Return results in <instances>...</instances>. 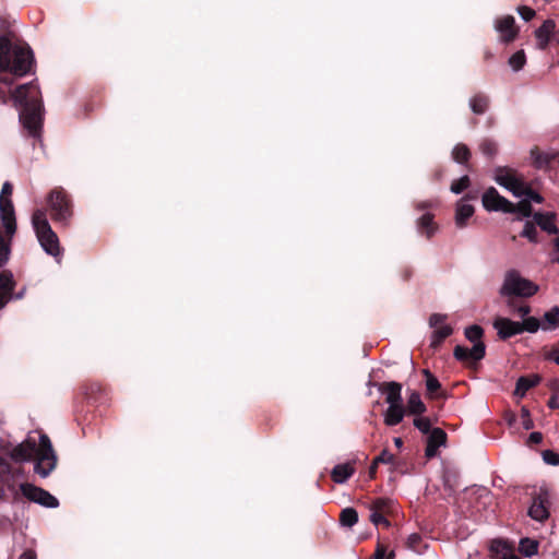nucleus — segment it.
Masks as SVG:
<instances>
[{
  "label": "nucleus",
  "instance_id": "nucleus-47",
  "mask_svg": "<svg viewBox=\"0 0 559 559\" xmlns=\"http://www.w3.org/2000/svg\"><path fill=\"white\" fill-rule=\"evenodd\" d=\"M521 191H523L522 197H526V200H530V202L533 201L535 203H542L544 201V198L525 182L523 183Z\"/></svg>",
  "mask_w": 559,
  "mask_h": 559
},
{
  "label": "nucleus",
  "instance_id": "nucleus-9",
  "mask_svg": "<svg viewBox=\"0 0 559 559\" xmlns=\"http://www.w3.org/2000/svg\"><path fill=\"white\" fill-rule=\"evenodd\" d=\"M395 508V503L390 498H376L370 502L369 510L370 516L369 520L376 525H382L384 527H389L391 525L388 520V515H390Z\"/></svg>",
  "mask_w": 559,
  "mask_h": 559
},
{
  "label": "nucleus",
  "instance_id": "nucleus-64",
  "mask_svg": "<svg viewBox=\"0 0 559 559\" xmlns=\"http://www.w3.org/2000/svg\"><path fill=\"white\" fill-rule=\"evenodd\" d=\"M501 559H520V558L518 555H515L514 548H512L506 555L501 556Z\"/></svg>",
  "mask_w": 559,
  "mask_h": 559
},
{
  "label": "nucleus",
  "instance_id": "nucleus-62",
  "mask_svg": "<svg viewBox=\"0 0 559 559\" xmlns=\"http://www.w3.org/2000/svg\"><path fill=\"white\" fill-rule=\"evenodd\" d=\"M412 275H413V270H412V269H409V267H406V269H404V270L402 271V278H403L405 282L409 281V280H411V277H412Z\"/></svg>",
  "mask_w": 559,
  "mask_h": 559
},
{
  "label": "nucleus",
  "instance_id": "nucleus-13",
  "mask_svg": "<svg viewBox=\"0 0 559 559\" xmlns=\"http://www.w3.org/2000/svg\"><path fill=\"white\" fill-rule=\"evenodd\" d=\"M549 504L548 491L540 489L539 492L533 497L528 515L535 521L544 522L549 518Z\"/></svg>",
  "mask_w": 559,
  "mask_h": 559
},
{
  "label": "nucleus",
  "instance_id": "nucleus-50",
  "mask_svg": "<svg viewBox=\"0 0 559 559\" xmlns=\"http://www.w3.org/2000/svg\"><path fill=\"white\" fill-rule=\"evenodd\" d=\"M543 460L548 465H559V454L554 452L552 450H545L542 453Z\"/></svg>",
  "mask_w": 559,
  "mask_h": 559
},
{
  "label": "nucleus",
  "instance_id": "nucleus-18",
  "mask_svg": "<svg viewBox=\"0 0 559 559\" xmlns=\"http://www.w3.org/2000/svg\"><path fill=\"white\" fill-rule=\"evenodd\" d=\"M36 441L27 439L26 441L17 444L10 451V457L14 462H25L36 456Z\"/></svg>",
  "mask_w": 559,
  "mask_h": 559
},
{
  "label": "nucleus",
  "instance_id": "nucleus-15",
  "mask_svg": "<svg viewBox=\"0 0 559 559\" xmlns=\"http://www.w3.org/2000/svg\"><path fill=\"white\" fill-rule=\"evenodd\" d=\"M448 436L441 428H432L426 441L425 455L432 459L438 454V449L445 445Z\"/></svg>",
  "mask_w": 559,
  "mask_h": 559
},
{
  "label": "nucleus",
  "instance_id": "nucleus-61",
  "mask_svg": "<svg viewBox=\"0 0 559 559\" xmlns=\"http://www.w3.org/2000/svg\"><path fill=\"white\" fill-rule=\"evenodd\" d=\"M11 298L12 297L3 294V292H0V309H2Z\"/></svg>",
  "mask_w": 559,
  "mask_h": 559
},
{
  "label": "nucleus",
  "instance_id": "nucleus-40",
  "mask_svg": "<svg viewBox=\"0 0 559 559\" xmlns=\"http://www.w3.org/2000/svg\"><path fill=\"white\" fill-rule=\"evenodd\" d=\"M520 551L526 557L535 555L538 550V543L530 538H522L520 542Z\"/></svg>",
  "mask_w": 559,
  "mask_h": 559
},
{
  "label": "nucleus",
  "instance_id": "nucleus-12",
  "mask_svg": "<svg viewBox=\"0 0 559 559\" xmlns=\"http://www.w3.org/2000/svg\"><path fill=\"white\" fill-rule=\"evenodd\" d=\"M483 206L489 212H511L513 203L500 195L496 188H488L483 194Z\"/></svg>",
  "mask_w": 559,
  "mask_h": 559
},
{
  "label": "nucleus",
  "instance_id": "nucleus-42",
  "mask_svg": "<svg viewBox=\"0 0 559 559\" xmlns=\"http://www.w3.org/2000/svg\"><path fill=\"white\" fill-rule=\"evenodd\" d=\"M520 326L522 329V333L523 332L536 333L539 330V328L543 325L540 324V321L537 318L527 317L522 322H520Z\"/></svg>",
  "mask_w": 559,
  "mask_h": 559
},
{
  "label": "nucleus",
  "instance_id": "nucleus-22",
  "mask_svg": "<svg viewBox=\"0 0 559 559\" xmlns=\"http://www.w3.org/2000/svg\"><path fill=\"white\" fill-rule=\"evenodd\" d=\"M406 413L404 404L389 405L384 412V424L389 427L396 426L402 423Z\"/></svg>",
  "mask_w": 559,
  "mask_h": 559
},
{
  "label": "nucleus",
  "instance_id": "nucleus-55",
  "mask_svg": "<svg viewBox=\"0 0 559 559\" xmlns=\"http://www.w3.org/2000/svg\"><path fill=\"white\" fill-rule=\"evenodd\" d=\"M554 248L551 252V260L552 262L559 263V236H557L552 241Z\"/></svg>",
  "mask_w": 559,
  "mask_h": 559
},
{
  "label": "nucleus",
  "instance_id": "nucleus-7",
  "mask_svg": "<svg viewBox=\"0 0 559 559\" xmlns=\"http://www.w3.org/2000/svg\"><path fill=\"white\" fill-rule=\"evenodd\" d=\"M36 459L34 472L41 477H47L57 466V454L52 448L49 437L45 433L39 436V444L36 445Z\"/></svg>",
  "mask_w": 559,
  "mask_h": 559
},
{
  "label": "nucleus",
  "instance_id": "nucleus-56",
  "mask_svg": "<svg viewBox=\"0 0 559 559\" xmlns=\"http://www.w3.org/2000/svg\"><path fill=\"white\" fill-rule=\"evenodd\" d=\"M503 419L508 426L512 427L516 423V415L512 411H507L503 414Z\"/></svg>",
  "mask_w": 559,
  "mask_h": 559
},
{
  "label": "nucleus",
  "instance_id": "nucleus-30",
  "mask_svg": "<svg viewBox=\"0 0 559 559\" xmlns=\"http://www.w3.org/2000/svg\"><path fill=\"white\" fill-rule=\"evenodd\" d=\"M423 374L426 378L427 395L430 399L439 397L441 395L440 394V391H441V383H440V381L428 369H424L423 370Z\"/></svg>",
  "mask_w": 559,
  "mask_h": 559
},
{
  "label": "nucleus",
  "instance_id": "nucleus-39",
  "mask_svg": "<svg viewBox=\"0 0 559 559\" xmlns=\"http://www.w3.org/2000/svg\"><path fill=\"white\" fill-rule=\"evenodd\" d=\"M512 548H513V546H511L508 542H504L501 539H495L491 542V545H490V551L498 559H501V556L506 555Z\"/></svg>",
  "mask_w": 559,
  "mask_h": 559
},
{
  "label": "nucleus",
  "instance_id": "nucleus-37",
  "mask_svg": "<svg viewBox=\"0 0 559 559\" xmlns=\"http://www.w3.org/2000/svg\"><path fill=\"white\" fill-rule=\"evenodd\" d=\"M452 157L459 164H466L471 158V151L467 145L459 143L452 151Z\"/></svg>",
  "mask_w": 559,
  "mask_h": 559
},
{
  "label": "nucleus",
  "instance_id": "nucleus-16",
  "mask_svg": "<svg viewBox=\"0 0 559 559\" xmlns=\"http://www.w3.org/2000/svg\"><path fill=\"white\" fill-rule=\"evenodd\" d=\"M493 328L497 330L499 338L503 341L522 333L520 322L508 318H497L493 321Z\"/></svg>",
  "mask_w": 559,
  "mask_h": 559
},
{
  "label": "nucleus",
  "instance_id": "nucleus-34",
  "mask_svg": "<svg viewBox=\"0 0 559 559\" xmlns=\"http://www.w3.org/2000/svg\"><path fill=\"white\" fill-rule=\"evenodd\" d=\"M406 546H407V548H409L411 550H413L417 554H423L425 551V549H427V547H428L427 543L424 540L421 535H419L417 533H413L408 536Z\"/></svg>",
  "mask_w": 559,
  "mask_h": 559
},
{
  "label": "nucleus",
  "instance_id": "nucleus-59",
  "mask_svg": "<svg viewBox=\"0 0 559 559\" xmlns=\"http://www.w3.org/2000/svg\"><path fill=\"white\" fill-rule=\"evenodd\" d=\"M506 298H507L506 304H507L508 308L515 313L516 308L520 307L521 305H518V302L514 300L515 297H506Z\"/></svg>",
  "mask_w": 559,
  "mask_h": 559
},
{
  "label": "nucleus",
  "instance_id": "nucleus-43",
  "mask_svg": "<svg viewBox=\"0 0 559 559\" xmlns=\"http://www.w3.org/2000/svg\"><path fill=\"white\" fill-rule=\"evenodd\" d=\"M532 204L530 200H521L519 203L512 206V211L510 213H519L524 217H528L532 215Z\"/></svg>",
  "mask_w": 559,
  "mask_h": 559
},
{
  "label": "nucleus",
  "instance_id": "nucleus-60",
  "mask_svg": "<svg viewBox=\"0 0 559 559\" xmlns=\"http://www.w3.org/2000/svg\"><path fill=\"white\" fill-rule=\"evenodd\" d=\"M19 559H37V555L35 550L33 549H26L23 551V554L19 557Z\"/></svg>",
  "mask_w": 559,
  "mask_h": 559
},
{
  "label": "nucleus",
  "instance_id": "nucleus-29",
  "mask_svg": "<svg viewBox=\"0 0 559 559\" xmlns=\"http://www.w3.org/2000/svg\"><path fill=\"white\" fill-rule=\"evenodd\" d=\"M489 104V97L484 93H477L469 99V107L475 115H484Z\"/></svg>",
  "mask_w": 559,
  "mask_h": 559
},
{
  "label": "nucleus",
  "instance_id": "nucleus-33",
  "mask_svg": "<svg viewBox=\"0 0 559 559\" xmlns=\"http://www.w3.org/2000/svg\"><path fill=\"white\" fill-rule=\"evenodd\" d=\"M15 288V282L13 278V274L10 271H2L0 273V292L12 297L13 290Z\"/></svg>",
  "mask_w": 559,
  "mask_h": 559
},
{
  "label": "nucleus",
  "instance_id": "nucleus-52",
  "mask_svg": "<svg viewBox=\"0 0 559 559\" xmlns=\"http://www.w3.org/2000/svg\"><path fill=\"white\" fill-rule=\"evenodd\" d=\"M518 13L521 15V17L525 21H531L535 16V11L526 5H520L518 8Z\"/></svg>",
  "mask_w": 559,
  "mask_h": 559
},
{
  "label": "nucleus",
  "instance_id": "nucleus-17",
  "mask_svg": "<svg viewBox=\"0 0 559 559\" xmlns=\"http://www.w3.org/2000/svg\"><path fill=\"white\" fill-rule=\"evenodd\" d=\"M86 400L93 404H104L108 400L107 389L98 382H88L83 385Z\"/></svg>",
  "mask_w": 559,
  "mask_h": 559
},
{
  "label": "nucleus",
  "instance_id": "nucleus-28",
  "mask_svg": "<svg viewBox=\"0 0 559 559\" xmlns=\"http://www.w3.org/2000/svg\"><path fill=\"white\" fill-rule=\"evenodd\" d=\"M533 166L537 169H548L551 167V158L549 152H542L537 146L531 150Z\"/></svg>",
  "mask_w": 559,
  "mask_h": 559
},
{
  "label": "nucleus",
  "instance_id": "nucleus-14",
  "mask_svg": "<svg viewBox=\"0 0 559 559\" xmlns=\"http://www.w3.org/2000/svg\"><path fill=\"white\" fill-rule=\"evenodd\" d=\"M495 28L500 35V40L504 44L514 41L520 32L515 24V19L512 15L498 17L495 21Z\"/></svg>",
  "mask_w": 559,
  "mask_h": 559
},
{
  "label": "nucleus",
  "instance_id": "nucleus-46",
  "mask_svg": "<svg viewBox=\"0 0 559 559\" xmlns=\"http://www.w3.org/2000/svg\"><path fill=\"white\" fill-rule=\"evenodd\" d=\"M413 425L425 435L430 433L432 430L430 419L428 417H421V415L415 417Z\"/></svg>",
  "mask_w": 559,
  "mask_h": 559
},
{
  "label": "nucleus",
  "instance_id": "nucleus-31",
  "mask_svg": "<svg viewBox=\"0 0 559 559\" xmlns=\"http://www.w3.org/2000/svg\"><path fill=\"white\" fill-rule=\"evenodd\" d=\"M417 227L420 233H425L427 238H430L437 228L433 223V214L426 213L419 217L417 221Z\"/></svg>",
  "mask_w": 559,
  "mask_h": 559
},
{
  "label": "nucleus",
  "instance_id": "nucleus-44",
  "mask_svg": "<svg viewBox=\"0 0 559 559\" xmlns=\"http://www.w3.org/2000/svg\"><path fill=\"white\" fill-rule=\"evenodd\" d=\"M526 62V57L523 50L514 52L510 59L509 64L514 71H520Z\"/></svg>",
  "mask_w": 559,
  "mask_h": 559
},
{
  "label": "nucleus",
  "instance_id": "nucleus-5",
  "mask_svg": "<svg viewBox=\"0 0 559 559\" xmlns=\"http://www.w3.org/2000/svg\"><path fill=\"white\" fill-rule=\"evenodd\" d=\"M538 289V285L521 276L519 271L512 269L506 272L499 295L501 297L530 298L534 296Z\"/></svg>",
  "mask_w": 559,
  "mask_h": 559
},
{
  "label": "nucleus",
  "instance_id": "nucleus-10",
  "mask_svg": "<svg viewBox=\"0 0 559 559\" xmlns=\"http://www.w3.org/2000/svg\"><path fill=\"white\" fill-rule=\"evenodd\" d=\"M495 180L501 187L508 189L514 197H522L521 191L524 180L520 178L516 171L507 166H499L495 170Z\"/></svg>",
  "mask_w": 559,
  "mask_h": 559
},
{
  "label": "nucleus",
  "instance_id": "nucleus-48",
  "mask_svg": "<svg viewBox=\"0 0 559 559\" xmlns=\"http://www.w3.org/2000/svg\"><path fill=\"white\" fill-rule=\"evenodd\" d=\"M521 236L527 238L531 242H535V243L538 242L537 229H536L535 225L531 222L525 223L524 228L521 233Z\"/></svg>",
  "mask_w": 559,
  "mask_h": 559
},
{
  "label": "nucleus",
  "instance_id": "nucleus-38",
  "mask_svg": "<svg viewBox=\"0 0 559 559\" xmlns=\"http://www.w3.org/2000/svg\"><path fill=\"white\" fill-rule=\"evenodd\" d=\"M340 522L343 526L352 527L358 522V513L354 508H346L341 511Z\"/></svg>",
  "mask_w": 559,
  "mask_h": 559
},
{
  "label": "nucleus",
  "instance_id": "nucleus-45",
  "mask_svg": "<svg viewBox=\"0 0 559 559\" xmlns=\"http://www.w3.org/2000/svg\"><path fill=\"white\" fill-rule=\"evenodd\" d=\"M469 185H471L469 177L465 175V176L461 177L460 179L454 180L451 183L450 190L455 194H460L464 190H466L469 187Z\"/></svg>",
  "mask_w": 559,
  "mask_h": 559
},
{
  "label": "nucleus",
  "instance_id": "nucleus-25",
  "mask_svg": "<svg viewBox=\"0 0 559 559\" xmlns=\"http://www.w3.org/2000/svg\"><path fill=\"white\" fill-rule=\"evenodd\" d=\"M406 412L409 415L420 416L426 413L427 407L425 403L421 401L420 394L417 391H413L407 401V406L405 407Z\"/></svg>",
  "mask_w": 559,
  "mask_h": 559
},
{
  "label": "nucleus",
  "instance_id": "nucleus-21",
  "mask_svg": "<svg viewBox=\"0 0 559 559\" xmlns=\"http://www.w3.org/2000/svg\"><path fill=\"white\" fill-rule=\"evenodd\" d=\"M355 473V466L353 463H343L337 464L331 471V478L336 484H344Z\"/></svg>",
  "mask_w": 559,
  "mask_h": 559
},
{
  "label": "nucleus",
  "instance_id": "nucleus-36",
  "mask_svg": "<svg viewBox=\"0 0 559 559\" xmlns=\"http://www.w3.org/2000/svg\"><path fill=\"white\" fill-rule=\"evenodd\" d=\"M479 151L488 158H492L498 154V143L489 138H485L479 143Z\"/></svg>",
  "mask_w": 559,
  "mask_h": 559
},
{
  "label": "nucleus",
  "instance_id": "nucleus-57",
  "mask_svg": "<svg viewBox=\"0 0 559 559\" xmlns=\"http://www.w3.org/2000/svg\"><path fill=\"white\" fill-rule=\"evenodd\" d=\"M531 307L528 305H521L520 307L516 308V314L521 318H523V320L525 318H527V316L531 313Z\"/></svg>",
  "mask_w": 559,
  "mask_h": 559
},
{
  "label": "nucleus",
  "instance_id": "nucleus-54",
  "mask_svg": "<svg viewBox=\"0 0 559 559\" xmlns=\"http://www.w3.org/2000/svg\"><path fill=\"white\" fill-rule=\"evenodd\" d=\"M543 441V433L538 431H534L528 436L526 444L528 447H533L534 444H539Z\"/></svg>",
  "mask_w": 559,
  "mask_h": 559
},
{
  "label": "nucleus",
  "instance_id": "nucleus-2",
  "mask_svg": "<svg viewBox=\"0 0 559 559\" xmlns=\"http://www.w3.org/2000/svg\"><path fill=\"white\" fill-rule=\"evenodd\" d=\"M35 58L27 44H13L8 36H0V81L12 85L14 78L33 72Z\"/></svg>",
  "mask_w": 559,
  "mask_h": 559
},
{
  "label": "nucleus",
  "instance_id": "nucleus-23",
  "mask_svg": "<svg viewBox=\"0 0 559 559\" xmlns=\"http://www.w3.org/2000/svg\"><path fill=\"white\" fill-rule=\"evenodd\" d=\"M535 223L549 235H558L559 228L555 224V214L552 213H535Z\"/></svg>",
  "mask_w": 559,
  "mask_h": 559
},
{
  "label": "nucleus",
  "instance_id": "nucleus-20",
  "mask_svg": "<svg viewBox=\"0 0 559 559\" xmlns=\"http://www.w3.org/2000/svg\"><path fill=\"white\" fill-rule=\"evenodd\" d=\"M378 390L385 394V402L389 405L403 404L401 383L395 381L382 382L379 384Z\"/></svg>",
  "mask_w": 559,
  "mask_h": 559
},
{
  "label": "nucleus",
  "instance_id": "nucleus-41",
  "mask_svg": "<svg viewBox=\"0 0 559 559\" xmlns=\"http://www.w3.org/2000/svg\"><path fill=\"white\" fill-rule=\"evenodd\" d=\"M5 235L9 239H5L3 233L0 231V266L7 263L10 253V239L12 237H10L7 233Z\"/></svg>",
  "mask_w": 559,
  "mask_h": 559
},
{
  "label": "nucleus",
  "instance_id": "nucleus-27",
  "mask_svg": "<svg viewBox=\"0 0 559 559\" xmlns=\"http://www.w3.org/2000/svg\"><path fill=\"white\" fill-rule=\"evenodd\" d=\"M379 463L391 464V465L395 466L396 457L394 454L390 453L388 451V449H383L381 451V453L373 459V461L369 467V477L372 479L376 478L377 468H378Z\"/></svg>",
  "mask_w": 559,
  "mask_h": 559
},
{
  "label": "nucleus",
  "instance_id": "nucleus-49",
  "mask_svg": "<svg viewBox=\"0 0 559 559\" xmlns=\"http://www.w3.org/2000/svg\"><path fill=\"white\" fill-rule=\"evenodd\" d=\"M521 419H522L523 428L525 430H531L534 428V421L531 418V413H530L528 408L525 406H523L521 408Z\"/></svg>",
  "mask_w": 559,
  "mask_h": 559
},
{
  "label": "nucleus",
  "instance_id": "nucleus-53",
  "mask_svg": "<svg viewBox=\"0 0 559 559\" xmlns=\"http://www.w3.org/2000/svg\"><path fill=\"white\" fill-rule=\"evenodd\" d=\"M447 319V316L445 314H440V313H432L429 318V325L431 328H436L437 325L443 323Z\"/></svg>",
  "mask_w": 559,
  "mask_h": 559
},
{
  "label": "nucleus",
  "instance_id": "nucleus-26",
  "mask_svg": "<svg viewBox=\"0 0 559 559\" xmlns=\"http://www.w3.org/2000/svg\"><path fill=\"white\" fill-rule=\"evenodd\" d=\"M474 212L475 210L473 205L459 201L455 210L456 226L460 228L465 227L467 219L473 216Z\"/></svg>",
  "mask_w": 559,
  "mask_h": 559
},
{
  "label": "nucleus",
  "instance_id": "nucleus-32",
  "mask_svg": "<svg viewBox=\"0 0 559 559\" xmlns=\"http://www.w3.org/2000/svg\"><path fill=\"white\" fill-rule=\"evenodd\" d=\"M452 333L453 329L450 325H443L439 329H436L431 334L430 347L437 349Z\"/></svg>",
  "mask_w": 559,
  "mask_h": 559
},
{
  "label": "nucleus",
  "instance_id": "nucleus-4",
  "mask_svg": "<svg viewBox=\"0 0 559 559\" xmlns=\"http://www.w3.org/2000/svg\"><path fill=\"white\" fill-rule=\"evenodd\" d=\"M47 206L51 219L63 227L69 226L73 216V203L70 194L62 188H53L47 197Z\"/></svg>",
  "mask_w": 559,
  "mask_h": 559
},
{
  "label": "nucleus",
  "instance_id": "nucleus-1",
  "mask_svg": "<svg viewBox=\"0 0 559 559\" xmlns=\"http://www.w3.org/2000/svg\"><path fill=\"white\" fill-rule=\"evenodd\" d=\"M9 98L13 100L14 107L20 108V121L23 128L31 136L39 138L44 120V105L36 81L19 85L11 91L9 96L0 88V102L7 103Z\"/></svg>",
  "mask_w": 559,
  "mask_h": 559
},
{
  "label": "nucleus",
  "instance_id": "nucleus-8",
  "mask_svg": "<svg viewBox=\"0 0 559 559\" xmlns=\"http://www.w3.org/2000/svg\"><path fill=\"white\" fill-rule=\"evenodd\" d=\"M13 193V186L11 182L5 181L0 192V217L4 231L10 236L16 231V219L14 213V206L11 200Z\"/></svg>",
  "mask_w": 559,
  "mask_h": 559
},
{
  "label": "nucleus",
  "instance_id": "nucleus-24",
  "mask_svg": "<svg viewBox=\"0 0 559 559\" xmlns=\"http://www.w3.org/2000/svg\"><path fill=\"white\" fill-rule=\"evenodd\" d=\"M542 381L540 376L532 374V376H522L518 379L514 394L519 396H524L530 389L535 388Z\"/></svg>",
  "mask_w": 559,
  "mask_h": 559
},
{
  "label": "nucleus",
  "instance_id": "nucleus-6",
  "mask_svg": "<svg viewBox=\"0 0 559 559\" xmlns=\"http://www.w3.org/2000/svg\"><path fill=\"white\" fill-rule=\"evenodd\" d=\"M465 337L474 343L472 348L462 345H456L453 350V356L456 360L462 362L478 361L485 357L486 346L481 342L484 329L480 325L473 324L465 329Z\"/></svg>",
  "mask_w": 559,
  "mask_h": 559
},
{
  "label": "nucleus",
  "instance_id": "nucleus-58",
  "mask_svg": "<svg viewBox=\"0 0 559 559\" xmlns=\"http://www.w3.org/2000/svg\"><path fill=\"white\" fill-rule=\"evenodd\" d=\"M545 358L548 360H552L557 365H559V348L554 347L545 355Z\"/></svg>",
  "mask_w": 559,
  "mask_h": 559
},
{
  "label": "nucleus",
  "instance_id": "nucleus-19",
  "mask_svg": "<svg viewBox=\"0 0 559 559\" xmlns=\"http://www.w3.org/2000/svg\"><path fill=\"white\" fill-rule=\"evenodd\" d=\"M556 35V23L548 19L535 31L537 45L540 49H546Z\"/></svg>",
  "mask_w": 559,
  "mask_h": 559
},
{
  "label": "nucleus",
  "instance_id": "nucleus-51",
  "mask_svg": "<svg viewBox=\"0 0 559 559\" xmlns=\"http://www.w3.org/2000/svg\"><path fill=\"white\" fill-rule=\"evenodd\" d=\"M372 559H394V552L391 551L386 556V549L383 545L378 544L377 549L372 556Z\"/></svg>",
  "mask_w": 559,
  "mask_h": 559
},
{
  "label": "nucleus",
  "instance_id": "nucleus-63",
  "mask_svg": "<svg viewBox=\"0 0 559 559\" xmlns=\"http://www.w3.org/2000/svg\"><path fill=\"white\" fill-rule=\"evenodd\" d=\"M431 206V203L428 202V201H424V202H418L416 203L415 207L418 210V211H424V210H427Z\"/></svg>",
  "mask_w": 559,
  "mask_h": 559
},
{
  "label": "nucleus",
  "instance_id": "nucleus-11",
  "mask_svg": "<svg viewBox=\"0 0 559 559\" xmlns=\"http://www.w3.org/2000/svg\"><path fill=\"white\" fill-rule=\"evenodd\" d=\"M21 493L32 502H36L46 508H57L59 506L58 499L47 490L37 487L33 484L23 483L20 485Z\"/></svg>",
  "mask_w": 559,
  "mask_h": 559
},
{
  "label": "nucleus",
  "instance_id": "nucleus-35",
  "mask_svg": "<svg viewBox=\"0 0 559 559\" xmlns=\"http://www.w3.org/2000/svg\"><path fill=\"white\" fill-rule=\"evenodd\" d=\"M544 321L546 322L542 329L555 330L559 325V307L555 306L544 314Z\"/></svg>",
  "mask_w": 559,
  "mask_h": 559
},
{
  "label": "nucleus",
  "instance_id": "nucleus-3",
  "mask_svg": "<svg viewBox=\"0 0 559 559\" xmlns=\"http://www.w3.org/2000/svg\"><path fill=\"white\" fill-rule=\"evenodd\" d=\"M32 224L44 251L49 255L59 258L61 255L59 238L47 219L46 211L36 210L32 215Z\"/></svg>",
  "mask_w": 559,
  "mask_h": 559
}]
</instances>
